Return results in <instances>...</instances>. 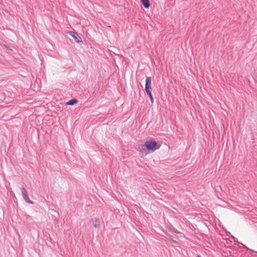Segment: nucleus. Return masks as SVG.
Returning a JSON list of instances; mask_svg holds the SVG:
<instances>
[{
    "label": "nucleus",
    "instance_id": "nucleus-1",
    "mask_svg": "<svg viewBox=\"0 0 257 257\" xmlns=\"http://www.w3.org/2000/svg\"><path fill=\"white\" fill-rule=\"evenodd\" d=\"M145 146L148 150L152 151L158 150L160 147V145L158 146L157 143L153 139L147 141L145 142Z\"/></svg>",
    "mask_w": 257,
    "mask_h": 257
},
{
    "label": "nucleus",
    "instance_id": "nucleus-2",
    "mask_svg": "<svg viewBox=\"0 0 257 257\" xmlns=\"http://www.w3.org/2000/svg\"><path fill=\"white\" fill-rule=\"evenodd\" d=\"M145 89L149 98L153 97L152 93V78L150 76H147L146 78Z\"/></svg>",
    "mask_w": 257,
    "mask_h": 257
},
{
    "label": "nucleus",
    "instance_id": "nucleus-3",
    "mask_svg": "<svg viewBox=\"0 0 257 257\" xmlns=\"http://www.w3.org/2000/svg\"><path fill=\"white\" fill-rule=\"evenodd\" d=\"M69 35L73 37L77 43H82L81 38L78 35V33L75 32H69Z\"/></svg>",
    "mask_w": 257,
    "mask_h": 257
},
{
    "label": "nucleus",
    "instance_id": "nucleus-4",
    "mask_svg": "<svg viewBox=\"0 0 257 257\" xmlns=\"http://www.w3.org/2000/svg\"><path fill=\"white\" fill-rule=\"evenodd\" d=\"M145 146L143 145H139L136 146V150L139 151L143 156L147 155V152L145 148Z\"/></svg>",
    "mask_w": 257,
    "mask_h": 257
},
{
    "label": "nucleus",
    "instance_id": "nucleus-5",
    "mask_svg": "<svg viewBox=\"0 0 257 257\" xmlns=\"http://www.w3.org/2000/svg\"><path fill=\"white\" fill-rule=\"evenodd\" d=\"M93 226L96 228H98L100 226V220L96 218H92L91 220Z\"/></svg>",
    "mask_w": 257,
    "mask_h": 257
},
{
    "label": "nucleus",
    "instance_id": "nucleus-6",
    "mask_svg": "<svg viewBox=\"0 0 257 257\" xmlns=\"http://www.w3.org/2000/svg\"><path fill=\"white\" fill-rule=\"evenodd\" d=\"M78 102V100L76 98H73L66 102V104L68 105H73Z\"/></svg>",
    "mask_w": 257,
    "mask_h": 257
},
{
    "label": "nucleus",
    "instance_id": "nucleus-7",
    "mask_svg": "<svg viewBox=\"0 0 257 257\" xmlns=\"http://www.w3.org/2000/svg\"><path fill=\"white\" fill-rule=\"evenodd\" d=\"M141 2L142 3V4L143 6L146 8L148 9L150 6V3L149 0H141Z\"/></svg>",
    "mask_w": 257,
    "mask_h": 257
},
{
    "label": "nucleus",
    "instance_id": "nucleus-8",
    "mask_svg": "<svg viewBox=\"0 0 257 257\" xmlns=\"http://www.w3.org/2000/svg\"><path fill=\"white\" fill-rule=\"evenodd\" d=\"M23 198L24 200L26 202H27V203H28L29 204H34V202H33L32 201H31V200L29 199V196L28 195V194H27L23 196Z\"/></svg>",
    "mask_w": 257,
    "mask_h": 257
},
{
    "label": "nucleus",
    "instance_id": "nucleus-9",
    "mask_svg": "<svg viewBox=\"0 0 257 257\" xmlns=\"http://www.w3.org/2000/svg\"><path fill=\"white\" fill-rule=\"evenodd\" d=\"M23 198L24 200L26 202H27V203H28L29 204H34V202H33L32 201H31V200L29 199V196L28 195V194H27L23 196Z\"/></svg>",
    "mask_w": 257,
    "mask_h": 257
},
{
    "label": "nucleus",
    "instance_id": "nucleus-10",
    "mask_svg": "<svg viewBox=\"0 0 257 257\" xmlns=\"http://www.w3.org/2000/svg\"><path fill=\"white\" fill-rule=\"evenodd\" d=\"M23 198L24 200L26 202H27V203H28L29 204H34V202H33L32 201H31V200L29 199V196L28 195V194H27L23 196Z\"/></svg>",
    "mask_w": 257,
    "mask_h": 257
},
{
    "label": "nucleus",
    "instance_id": "nucleus-11",
    "mask_svg": "<svg viewBox=\"0 0 257 257\" xmlns=\"http://www.w3.org/2000/svg\"><path fill=\"white\" fill-rule=\"evenodd\" d=\"M21 191L23 196L28 194L27 190L25 188L24 186L22 187Z\"/></svg>",
    "mask_w": 257,
    "mask_h": 257
},
{
    "label": "nucleus",
    "instance_id": "nucleus-12",
    "mask_svg": "<svg viewBox=\"0 0 257 257\" xmlns=\"http://www.w3.org/2000/svg\"><path fill=\"white\" fill-rule=\"evenodd\" d=\"M241 244L243 246V247L244 248H246L247 250H250V251H252V252H256V253H257V252H256V251H254V250H252V249H250L248 248V247H247L245 245H244L242 244V243H241Z\"/></svg>",
    "mask_w": 257,
    "mask_h": 257
},
{
    "label": "nucleus",
    "instance_id": "nucleus-13",
    "mask_svg": "<svg viewBox=\"0 0 257 257\" xmlns=\"http://www.w3.org/2000/svg\"><path fill=\"white\" fill-rule=\"evenodd\" d=\"M231 238L233 239V240L234 241H236L238 242V241H237V239L236 238H235V237H234L233 236H231Z\"/></svg>",
    "mask_w": 257,
    "mask_h": 257
},
{
    "label": "nucleus",
    "instance_id": "nucleus-14",
    "mask_svg": "<svg viewBox=\"0 0 257 257\" xmlns=\"http://www.w3.org/2000/svg\"><path fill=\"white\" fill-rule=\"evenodd\" d=\"M150 100H151V102L152 104H153L154 103V98H153V97H151V98H150Z\"/></svg>",
    "mask_w": 257,
    "mask_h": 257
},
{
    "label": "nucleus",
    "instance_id": "nucleus-15",
    "mask_svg": "<svg viewBox=\"0 0 257 257\" xmlns=\"http://www.w3.org/2000/svg\"><path fill=\"white\" fill-rule=\"evenodd\" d=\"M197 257H201V256L200 255L197 254Z\"/></svg>",
    "mask_w": 257,
    "mask_h": 257
}]
</instances>
